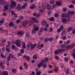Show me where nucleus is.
<instances>
[{
	"label": "nucleus",
	"instance_id": "nucleus-27",
	"mask_svg": "<svg viewBox=\"0 0 75 75\" xmlns=\"http://www.w3.org/2000/svg\"><path fill=\"white\" fill-rule=\"evenodd\" d=\"M49 41H52V40H54V38H50L49 39Z\"/></svg>",
	"mask_w": 75,
	"mask_h": 75
},
{
	"label": "nucleus",
	"instance_id": "nucleus-39",
	"mask_svg": "<svg viewBox=\"0 0 75 75\" xmlns=\"http://www.w3.org/2000/svg\"><path fill=\"white\" fill-rule=\"evenodd\" d=\"M12 49H15L16 48V46L14 45H13L12 46Z\"/></svg>",
	"mask_w": 75,
	"mask_h": 75
},
{
	"label": "nucleus",
	"instance_id": "nucleus-38",
	"mask_svg": "<svg viewBox=\"0 0 75 75\" xmlns=\"http://www.w3.org/2000/svg\"><path fill=\"white\" fill-rule=\"evenodd\" d=\"M26 59L27 61H30V57L29 56H28L27 57Z\"/></svg>",
	"mask_w": 75,
	"mask_h": 75
},
{
	"label": "nucleus",
	"instance_id": "nucleus-62",
	"mask_svg": "<svg viewBox=\"0 0 75 75\" xmlns=\"http://www.w3.org/2000/svg\"><path fill=\"white\" fill-rule=\"evenodd\" d=\"M73 56L74 58L75 59V53H73Z\"/></svg>",
	"mask_w": 75,
	"mask_h": 75
},
{
	"label": "nucleus",
	"instance_id": "nucleus-31",
	"mask_svg": "<svg viewBox=\"0 0 75 75\" xmlns=\"http://www.w3.org/2000/svg\"><path fill=\"white\" fill-rule=\"evenodd\" d=\"M21 52L22 54H23L24 52V50L23 49H21Z\"/></svg>",
	"mask_w": 75,
	"mask_h": 75
},
{
	"label": "nucleus",
	"instance_id": "nucleus-40",
	"mask_svg": "<svg viewBox=\"0 0 75 75\" xmlns=\"http://www.w3.org/2000/svg\"><path fill=\"white\" fill-rule=\"evenodd\" d=\"M20 21H21V20L20 19H18L16 21V23H20Z\"/></svg>",
	"mask_w": 75,
	"mask_h": 75
},
{
	"label": "nucleus",
	"instance_id": "nucleus-7",
	"mask_svg": "<svg viewBox=\"0 0 75 75\" xmlns=\"http://www.w3.org/2000/svg\"><path fill=\"white\" fill-rule=\"evenodd\" d=\"M28 21H24L23 23H22V25L23 27H25L28 24Z\"/></svg>",
	"mask_w": 75,
	"mask_h": 75
},
{
	"label": "nucleus",
	"instance_id": "nucleus-63",
	"mask_svg": "<svg viewBox=\"0 0 75 75\" xmlns=\"http://www.w3.org/2000/svg\"><path fill=\"white\" fill-rule=\"evenodd\" d=\"M52 28H50V32H52Z\"/></svg>",
	"mask_w": 75,
	"mask_h": 75
},
{
	"label": "nucleus",
	"instance_id": "nucleus-26",
	"mask_svg": "<svg viewBox=\"0 0 75 75\" xmlns=\"http://www.w3.org/2000/svg\"><path fill=\"white\" fill-rule=\"evenodd\" d=\"M41 71H38L36 73V75H41Z\"/></svg>",
	"mask_w": 75,
	"mask_h": 75
},
{
	"label": "nucleus",
	"instance_id": "nucleus-8",
	"mask_svg": "<svg viewBox=\"0 0 75 75\" xmlns=\"http://www.w3.org/2000/svg\"><path fill=\"white\" fill-rule=\"evenodd\" d=\"M16 8L17 10H21V6L19 4H18L17 7H16Z\"/></svg>",
	"mask_w": 75,
	"mask_h": 75
},
{
	"label": "nucleus",
	"instance_id": "nucleus-51",
	"mask_svg": "<svg viewBox=\"0 0 75 75\" xmlns=\"http://www.w3.org/2000/svg\"><path fill=\"white\" fill-rule=\"evenodd\" d=\"M11 58L9 56H8L7 59L8 61H10Z\"/></svg>",
	"mask_w": 75,
	"mask_h": 75
},
{
	"label": "nucleus",
	"instance_id": "nucleus-48",
	"mask_svg": "<svg viewBox=\"0 0 75 75\" xmlns=\"http://www.w3.org/2000/svg\"><path fill=\"white\" fill-rule=\"evenodd\" d=\"M54 16L55 17H58V14L57 13H56L54 14Z\"/></svg>",
	"mask_w": 75,
	"mask_h": 75
},
{
	"label": "nucleus",
	"instance_id": "nucleus-59",
	"mask_svg": "<svg viewBox=\"0 0 75 75\" xmlns=\"http://www.w3.org/2000/svg\"><path fill=\"white\" fill-rule=\"evenodd\" d=\"M23 48L25 49L26 48V46H25V45H23Z\"/></svg>",
	"mask_w": 75,
	"mask_h": 75
},
{
	"label": "nucleus",
	"instance_id": "nucleus-29",
	"mask_svg": "<svg viewBox=\"0 0 75 75\" xmlns=\"http://www.w3.org/2000/svg\"><path fill=\"white\" fill-rule=\"evenodd\" d=\"M37 48L39 50H40V49H41V48H42V47H41V45H38V46Z\"/></svg>",
	"mask_w": 75,
	"mask_h": 75
},
{
	"label": "nucleus",
	"instance_id": "nucleus-45",
	"mask_svg": "<svg viewBox=\"0 0 75 75\" xmlns=\"http://www.w3.org/2000/svg\"><path fill=\"white\" fill-rule=\"evenodd\" d=\"M36 31H38L39 30V28H38V27H36L35 28V29Z\"/></svg>",
	"mask_w": 75,
	"mask_h": 75
},
{
	"label": "nucleus",
	"instance_id": "nucleus-44",
	"mask_svg": "<svg viewBox=\"0 0 75 75\" xmlns=\"http://www.w3.org/2000/svg\"><path fill=\"white\" fill-rule=\"evenodd\" d=\"M56 7V5L55 4H54L52 6V8H55V7Z\"/></svg>",
	"mask_w": 75,
	"mask_h": 75
},
{
	"label": "nucleus",
	"instance_id": "nucleus-10",
	"mask_svg": "<svg viewBox=\"0 0 75 75\" xmlns=\"http://www.w3.org/2000/svg\"><path fill=\"white\" fill-rule=\"evenodd\" d=\"M56 4L58 6H61L62 4V3L60 1H57L56 2Z\"/></svg>",
	"mask_w": 75,
	"mask_h": 75
},
{
	"label": "nucleus",
	"instance_id": "nucleus-21",
	"mask_svg": "<svg viewBox=\"0 0 75 75\" xmlns=\"http://www.w3.org/2000/svg\"><path fill=\"white\" fill-rule=\"evenodd\" d=\"M61 47L63 48H65L66 47V45L65 44H62L61 45Z\"/></svg>",
	"mask_w": 75,
	"mask_h": 75
},
{
	"label": "nucleus",
	"instance_id": "nucleus-32",
	"mask_svg": "<svg viewBox=\"0 0 75 75\" xmlns=\"http://www.w3.org/2000/svg\"><path fill=\"white\" fill-rule=\"evenodd\" d=\"M71 30H72V28L71 27L68 28L67 30V31L69 32V31H71Z\"/></svg>",
	"mask_w": 75,
	"mask_h": 75
},
{
	"label": "nucleus",
	"instance_id": "nucleus-5",
	"mask_svg": "<svg viewBox=\"0 0 75 75\" xmlns=\"http://www.w3.org/2000/svg\"><path fill=\"white\" fill-rule=\"evenodd\" d=\"M17 35H18L19 37H20V35H23L24 34L23 32L20 31H17Z\"/></svg>",
	"mask_w": 75,
	"mask_h": 75
},
{
	"label": "nucleus",
	"instance_id": "nucleus-3",
	"mask_svg": "<svg viewBox=\"0 0 75 75\" xmlns=\"http://www.w3.org/2000/svg\"><path fill=\"white\" fill-rule=\"evenodd\" d=\"M15 44L18 47H21V41L20 40V39H18L16 40L15 41Z\"/></svg>",
	"mask_w": 75,
	"mask_h": 75
},
{
	"label": "nucleus",
	"instance_id": "nucleus-24",
	"mask_svg": "<svg viewBox=\"0 0 75 75\" xmlns=\"http://www.w3.org/2000/svg\"><path fill=\"white\" fill-rule=\"evenodd\" d=\"M4 8L5 10H8V6H7L5 5L4 6Z\"/></svg>",
	"mask_w": 75,
	"mask_h": 75
},
{
	"label": "nucleus",
	"instance_id": "nucleus-18",
	"mask_svg": "<svg viewBox=\"0 0 75 75\" xmlns=\"http://www.w3.org/2000/svg\"><path fill=\"white\" fill-rule=\"evenodd\" d=\"M1 3H2V4H7V2H6V1H1Z\"/></svg>",
	"mask_w": 75,
	"mask_h": 75
},
{
	"label": "nucleus",
	"instance_id": "nucleus-6",
	"mask_svg": "<svg viewBox=\"0 0 75 75\" xmlns=\"http://www.w3.org/2000/svg\"><path fill=\"white\" fill-rule=\"evenodd\" d=\"M62 21L63 24H67V20L66 18H63L62 19Z\"/></svg>",
	"mask_w": 75,
	"mask_h": 75
},
{
	"label": "nucleus",
	"instance_id": "nucleus-55",
	"mask_svg": "<svg viewBox=\"0 0 75 75\" xmlns=\"http://www.w3.org/2000/svg\"><path fill=\"white\" fill-rule=\"evenodd\" d=\"M26 37H30V34H27L26 35Z\"/></svg>",
	"mask_w": 75,
	"mask_h": 75
},
{
	"label": "nucleus",
	"instance_id": "nucleus-58",
	"mask_svg": "<svg viewBox=\"0 0 75 75\" xmlns=\"http://www.w3.org/2000/svg\"><path fill=\"white\" fill-rule=\"evenodd\" d=\"M6 42V40H2V43H3L4 44L5 43V42Z\"/></svg>",
	"mask_w": 75,
	"mask_h": 75
},
{
	"label": "nucleus",
	"instance_id": "nucleus-4",
	"mask_svg": "<svg viewBox=\"0 0 75 75\" xmlns=\"http://www.w3.org/2000/svg\"><path fill=\"white\" fill-rule=\"evenodd\" d=\"M62 17H66V18H70V15L68 13H64L62 14Z\"/></svg>",
	"mask_w": 75,
	"mask_h": 75
},
{
	"label": "nucleus",
	"instance_id": "nucleus-60",
	"mask_svg": "<svg viewBox=\"0 0 75 75\" xmlns=\"http://www.w3.org/2000/svg\"><path fill=\"white\" fill-rule=\"evenodd\" d=\"M13 28L14 29H17V26H13Z\"/></svg>",
	"mask_w": 75,
	"mask_h": 75
},
{
	"label": "nucleus",
	"instance_id": "nucleus-23",
	"mask_svg": "<svg viewBox=\"0 0 75 75\" xmlns=\"http://www.w3.org/2000/svg\"><path fill=\"white\" fill-rule=\"evenodd\" d=\"M63 28H64V26L63 25H62L60 28L59 29L61 30L62 31L63 30Z\"/></svg>",
	"mask_w": 75,
	"mask_h": 75
},
{
	"label": "nucleus",
	"instance_id": "nucleus-28",
	"mask_svg": "<svg viewBox=\"0 0 75 75\" xmlns=\"http://www.w3.org/2000/svg\"><path fill=\"white\" fill-rule=\"evenodd\" d=\"M74 5L72 4H71L69 6V8H74Z\"/></svg>",
	"mask_w": 75,
	"mask_h": 75
},
{
	"label": "nucleus",
	"instance_id": "nucleus-30",
	"mask_svg": "<svg viewBox=\"0 0 75 75\" xmlns=\"http://www.w3.org/2000/svg\"><path fill=\"white\" fill-rule=\"evenodd\" d=\"M33 58L35 59H36L37 58V57L36 55H35L33 56Z\"/></svg>",
	"mask_w": 75,
	"mask_h": 75
},
{
	"label": "nucleus",
	"instance_id": "nucleus-53",
	"mask_svg": "<svg viewBox=\"0 0 75 75\" xmlns=\"http://www.w3.org/2000/svg\"><path fill=\"white\" fill-rule=\"evenodd\" d=\"M11 14L12 15H14V14H15V12H14L13 11H12L11 12Z\"/></svg>",
	"mask_w": 75,
	"mask_h": 75
},
{
	"label": "nucleus",
	"instance_id": "nucleus-42",
	"mask_svg": "<svg viewBox=\"0 0 75 75\" xmlns=\"http://www.w3.org/2000/svg\"><path fill=\"white\" fill-rule=\"evenodd\" d=\"M40 14H36V17H37V18H38V17H39L40 16Z\"/></svg>",
	"mask_w": 75,
	"mask_h": 75
},
{
	"label": "nucleus",
	"instance_id": "nucleus-50",
	"mask_svg": "<svg viewBox=\"0 0 75 75\" xmlns=\"http://www.w3.org/2000/svg\"><path fill=\"white\" fill-rule=\"evenodd\" d=\"M69 70V69H67L66 74H69V71H68Z\"/></svg>",
	"mask_w": 75,
	"mask_h": 75
},
{
	"label": "nucleus",
	"instance_id": "nucleus-17",
	"mask_svg": "<svg viewBox=\"0 0 75 75\" xmlns=\"http://www.w3.org/2000/svg\"><path fill=\"white\" fill-rule=\"evenodd\" d=\"M8 57H9L11 58H13L14 57V56L12 54H9Z\"/></svg>",
	"mask_w": 75,
	"mask_h": 75
},
{
	"label": "nucleus",
	"instance_id": "nucleus-11",
	"mask_svg": "<svg viewBox=\"0 0 75 75\" xmlns=\"http://www.w3.org/2000/svg\"><path fill=\"white\" fill-rule=\"evenodd\" d=\"M48 41H49V38H46L44 39L45 42H48Z\"/></svg>",
	"mask_w": 75,
	"mask_h": 75
},
{
	"label": "nucleus",
	"instance_id": "nucleus-56",
	"mask_svg": "<svg viewBox=\"0 0 75 75\" xmlns=\"http://www.w3.org/2000/svg\"><path fill=\"white\" fill-rule=\"evenodd\" d=\"M58 50L59 52H62V50L61 49H59Z\"/></svg>",
	"mask_w": 75,
	"mask_h": 75
},
{
	"label": "nucleus",
	"instance_id": "nucleus-16",
	"mask_svg": "<svg viewBox=\"0 0 75 75\" xmlns=\"http://www.w3.org/2000/svg\"><path fill=\"white\" fill-rule=\"evenodd\" d=\"M41 23L42 25H45L47 24V23L44 21H42L41 22Z\"/></svg>",
	"mask_w": 75,
	"mask_h": 75
},
{
	"label": "nucleus",
	"instance_id": "nucleus-9",
	"mask_svg": "<svg viewBox=\"0 0 75 75\" xmlns=\"http://www.w3.org/2000/svg\"><path fill=\"white\" fill-rule=\"evenodd\" d=\"M14 25V23L13 22H11L9 24V27H13Z\"/></svg>",
	"mask_w": 75,
	"mask_h": 75
},
{
	"label": "nucleus",
	"instance_id": "nucleus-33",
	"mask_svg": "<svg viewBox=\"0 0 75 75\" xmlns=\"http://www.w3.org/2000/svg\"><path fill=\"white\" fill-rule=\"evenodd\" d=\"M31 19H32V20L33 21H34L37 19H36V18H35L34 17H33L31 18Z\"/></svg>",
	"mask_w": 75,
	"mask_h": 75
},
{
	"label": "nucleus",
	"instance_id": "nucleus-41",
	"mask_svg": "<svg viewBox=\"0 0 75 75\" xmlns=\"http://www.w3.org/2000/svg\"><path fill=\"white\" fill-rule=\"evenodd\" d=\"M34 23H38L39 22H38V21L37 20V19L34 21Z\"/></svg>",
	"mask_w": 75,
	"mask_h": 75
},
{
	"label": "nucleus",
	"instance_id": "nucleus-36",
	"mask_svg": "<svg viewBox=\"0 0 75 75\" xmlns=\"http://www.w3.org/2000/svg\"><path fill=\"white\" fill-rule=\"evenodd\" d=\"M12 71L13 73H16V69H12Z\"/></svg>",
	"mask_w": 75,
	"mask_h": 75
},
{
	"label": "nucleus",
	"instance_id": "nucleus-22",
	"mask_svg": "<svg viewBox=\"0 0 75 75\" xmlns=\"http://www.w3.org/2000/svg\"><path fill=\"white\" fill-rule=\"evenodd\" d=\"M70 14L71 15H74V14H75V12H74V11H71L70 12Z\"/></svg>",
	"mask_w": 75,
	"mask_h": 75
},
{
	"label": "nucleus",
	"instance_id": "nucleus-25",
	"mask_svg": "<svg viewBox=\"0 0 75 75\" xmlns=\"http://www.w3.org/2000/svg\"><path fill=\"white\" fill-rule=\"evenodd\" d=\"M32 32L34 34H35L36 33V30H35V28H34L33 30H32Z\"/></svg>",
	"mask_w": 75,
	"mask_h": 75
},
{
	"label": "nucleus",
	"instance_id": "nucleus-1",
	"mask_svg": "<svg viewBox=\"0 0 75 75\" xmlns=\"http://www.w3.org/2000/svg\"><path fill=\"white\" fill-rule=\"evenodd\" d=\"M30 50L32 51L37 46V44H34L33 45V44L32 43V42H29L28 44L27 45V50H28L29 48H30Z\"/></svg>",
	"mask_w": 75,
	"mask_h": 75
},
{
	"label": "nucleus",
	"instance_id": "nucleus-64",
	"mask_svg": "<svg viewBox=\"0 0 75 75\" xmlns=\"http://www.w3.org/2000/svg\"><path fill=\"white\" fill-rule=\"evenodd\" d=\"M3 66V62H1L0 64V67H2Z\"/></svg>",
	"mask_w": 75,
	"mask_h": 75
},
{
	"label": "nucleus",
	"instance_id": "nucleus-12",
	"mask_svg": "<svg viewBox=\"0 0 75 75\" xmlns=\"http://www.w3.org/2000/svg\"><path fill=\"white\" fill-rule=\"evenodd\" d=\"M49 20L51 21H54V17H51L49 18Z\"/></svg>",
	"mask_w": 75,
	"mask_h": 75
},
{
	"label": "nucleus",
	"instance_id": "nucleus-57",
	"mask_svg": "<svg viewBox=\"0 0 75 75\" xmlns=\"http://www.w3.org/2000/svg\"><path fill=\"white\" fill-rule=\"evenodd\" d=\"M66 36H64L62 38L63 40H66Z\"/></svg>",
	"mask_w": 75,
	"mask_h": 75
},
{
	"label": "nucleus",
	"instance_id": "nucleus-54",
	"mask_svg": "<svg viewBox=\"0 0 75 75\" xmlns=\"http://www.w3.org/2000/svg\"><path fill=\"white\" fill-rule=\"evenodd\" d=\"M55 58L56 59H57V60H58V59H59V57H58V56H55Z\"/></svg>",
	"mask_w": 75,
	"mask_h": 75
},
{
	"label": "nucleus",
	"instance_id": "nucleus-35",
	"mask_svg": "<svg viewBox=\"0 0 75 75\" xmlns=\"http://www.w3.org/2000/svg\"><path fill=\"white\" fill-rule=\"evenodd\" d=\"M63 11L64 12H66L67 11V9L65 8H63Z\"/></svg>",
	"mask_w": 75,
	"mask_h": 75
},
{
	"label": "nucleus",
	"instance_id": "nucleus-13",
	"mask_svg": "<svg viewBox=\"0 0 75 75\" xmlns=\"http://www.w3.org/2000/svg\"><path fill=\"white\" fill-rule=\"evenodd\" d=\"M1 57L4 59L6 58V56H4V54L3 53H1Z\"/></svg>",
	"mask_w": 75,
	"mask_h": 75
},
{
	"label": "nucleus",
	"instance_id": "nucleus-19",
	"mask_svg": "<svg viewBox=\"0 0 75 75\" xmlns=\"http://www.w3.org/2000/svg\"><path fill=\"white\" fill-rule=\"evenodd\" d=\"M69 49H70V45H68L67 46L66 49V51H68Z\"/></svg>",
	"mask_w": 75,
	"mask_h": 75
},
{
	"label": "nucleus",
	"instance_id": "nucleus-34",
	"mask_svg": "<svg viewBox=\"0 0 75 75\" xmlns=\"http://www.w3.org/2000/svg\"><path fill=\"white\" fill-rule=\"evenodd\" d=\"M58 50L55 51H54V53L55 54V55H57V54H58Z\"/></svg>",
	"mask_w": 75,
	"mask_h": 75
},
{
	"label": "nucleus",
	"instance_id": "nucleus-46",
	"mask_svg": "<svg viewBox=\"0 0 75 75\" xmlns=\"http://www.w3.org/2000/svg\"><path fill=\"white\" fill-rule=\"evenodd\" d=\"M21 8H22L23 9H25V6L23 5L21 7Z\"/></svg>",
	"mask_w": 75,
	"mask_h": 75
},
{
	"label": "nucleus",
	"instance_id": "nucleus-2",
	"mask_svg": "<svg viewBox=\"0 0 75 75\" xmlns=\"http://www.w3.org/2000/svg\"><path fill=\"white\" fill-rule=\"evenodd\" d=\"M11 5L10 6V7L11 8L13 9L14 8V7L16 6V3L15 1H13V0H11Z\"/></svg>",
	"mask_w": 75,
	"mask_h": 75
},
{
	"label": "nucleus",
	"instance_id": "nucleus-14",
	"mask_svg": "<svg viewBox=\"0 0 75 75\" xmlns=\"http://www.w3.org/2000/svg\"><path fill=\"white\" fill-rule=\"evenodd\" d=\"M35 6L34 4L32 5L31 6H30V8L31 9H33L34 7H35Z\"/></svg>",
	"mask_w": 75,
	"mask_h": 75
},
{
	"label": "nucleus",
	"instance_id": "nucleus-47",
	"mask_svg": "<svg viewBox=\"0 0 75 75\" xmlns=\"http://www.w3.org/2000/svg\"><path fill=\"white\" fill-rule=\"evenodd\" d=\"M45 8H46V6L45 5H44L42 6V8L43 9H45Z\"/></svg>",
	"mask_w": 75,
	"mask_h": 75
},
{
	"label": "nucleus",
	"instance_id": "nucleus-37",
	"mask_svg": "<svg viewBox=\"0 0 75 75\" xmlns=\"http://www.w3.org/2000/svg\"><path fill=\"white\" fill-rule=\"evenodd\" d=\"M6 51H7V52H10V49H9V48H6Z\"/></svg>",
	"mask_w": 75,
	"mask_h": 75
},
{
	"label": "nucleus",
	"instance_id": "nucleus-43",
	"mask_svg": "<svg viewBox=\"0 0 75 75\" xmlns=\"http://www.w3.org/2000/svg\"><path fill=\"white\" fill-rule=\"evenodd\" d=\"M4 43H2L1 44H0V46H1L2 47H3V46H4Z\"/></svg>",
	"mask_w": 75,
	"mask_h": 75
},
{
	"label": "nucleus",
	"instance_id": "nucleus-49",
	"mask_svg": "<svg viewBox=\"0 0 75 75\" xmlns=\"http://www.w3.org/2000/svg\"><path fill=\"white\" fill-rule=\"evenodd\" d=\"M61 30L59 29H58L57 30V32L58 33H60V32H61Z\"/></svg>",
	"mask_w": 75,
	"mask_h": 75
},
{
	"label": "nucleus",
	"instance_id": "nucleus-61",
	"mask_svg": "<svg viewBox=\"0 0 75 75\" xmlns=\"http://www.w3.org/2000/svg\"><path fill=\"white\" fill-rule=\"evenodd\" d=\"M48 58H46L45 60V62H47V61H48Z\"/></svg>",
	"mask_w": 75,
	"mask_h": 75
},
{
	"label": "nucleus",
	"instance_id": "nucleus-52",
	"mask_svg": "<svg viewBox=\"0 0 75 75\" xmlns=\"http://www.w3.org/2000/svg\"><path fill=\"white\" fill-rule=\"evenodd\" d=\"M55 71H58V67H57L55 69H54Z\"/></svg>",
	"mask_w": 75,
	"mask_h": 75
},
{
	"label": "nucleus",
	"instance_id": "nucleus-15",
	"mask_svg": "<svg viewBox=\"0 0 75 75\" xmlns=\"http://www.w3.org/2000/svg\"><path fill=\"white\" fill-rule=\"evenodd\" d=\"M47 8L48 10H50V8H51L50 7L49 4H47Z\"/></svg>",
	"mask_w": 75,
	"mask_h": 75
},
{
	"label": "nucleus",
	"instance_id": "nucleus-20",
	"mask_svg": "<svg viewBox=\"0 0 75 75\" xmlns=\"http://www.w3.org/2000/svg\"><path fill=\"white\" fill-rule=\"evenodd\" d=\"M3 74V75H8V72L6 71H4Z\"/></svg>",
	"mask_w": 75,
	"mask_h": 75
}]
</instances>
